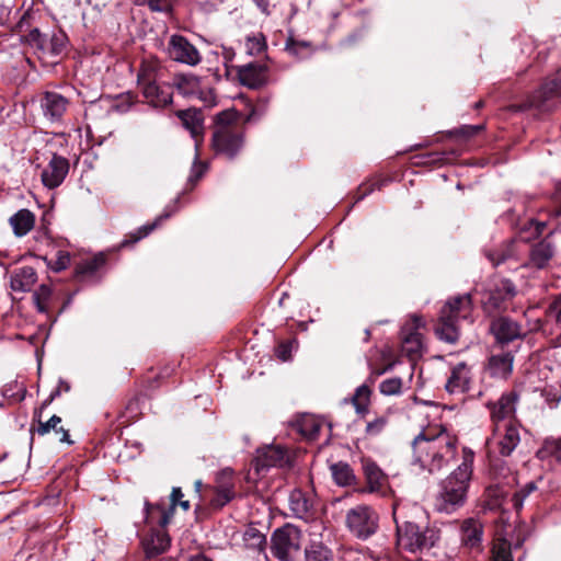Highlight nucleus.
Returning a JSON list of instances; mask_svg holds the SVG:
<instances>
[{"instance_id":"1","label":"nucleus","mask_w":561,"mask_h":561,"mask_svg":"<svg viewBox=\"0 0 561 561\" xmlns=\"http://www.w3.org/2000/svg\"><path fill=\"white\" fill-rule=\"evenodd\" d=\"M457 443V437L445 428L437 433L423 431L412 440L411 465L428 473L438 472L455 459Z\"/></svg>"},{"instance_id":"2","label":"nucleus","mask_w":561,"mask_h":561,"mask_svg":"<svg viewBox=\"0 0 561 561\" xmlns=\"http://www.w3.org/2000/svg\"><path fill=\"white\" fill-rule=\"evenodd\" d=\"M473 461L474 453L470 448L463 447L461 463L440 483V491L435 504L439 512L453 513L465 504L472 477Z\"/></svg>"},{"instance_id":"3","label":"nucleus","mask_w":561,"mask_h":561,"mask_svg":"<svg viewBox=\"0 0 561 561\" xmlns=\"http://www.w3.org/2000/svg\"><path fill=\"white\" fill-rule=\"evenodd\" d=\"M240 115L234 110H227L216 115V128L213 133L211 146L216 154L232 160L244 145V127L240 124Z\"/></svg>"},{"instance_id":"4","label":"nucleus","mask_w":561,"mask_h":561,"mask_svg":"<svg viewBox=\"0 0 561 561\" xmlns=\"http://www.w3.org/2000/svg\"><path fill=\"white\" fill-rule=\"evenodd\" d=\"M392 515L397 527V545L399 548L410 552H422L433 548L439 540L440 534L435 527H421L410 520L400 523L396 503L392 505Z\"/></svg>"},{"instance_id":"5","label":"nucleus","mask_w":561,"mask_h":561,"mask_svg":"<svg viewBox=\"0 0 561 561\" xmlns=\"http://www.w3.org/2000/svg\"><path fill=\"white\" fill-rule=\"evenodd\" d=\"M545 227L546 222L529 219L525 227L520 229L517 238L507 240L495 249L485 250V256L493 266H497L508 261L517 262L520 259L524 243L528 242L533 238L539 237L543 232Z\"/></svg>"},{"instance_id":"6","label":"nucleus","mask_w":561,"mask_h":561,"mask_svg":"<svg viewBox=\"0 0 561 561\" xmlns=\"http://www.w3.org/2000/svg\"><path fill=\"white\" fill-rule=\"evenodd\" d=\"M471 296L465 294L448 300L440 310L438 324L435 329L437 336L450 344L459 339L457 327L459 319H466L471 311Z\"/></svg>"},{"instance_id":"7","label":"nucleus","mask_w":561,"mask_h":561,"mask_svg":"<svg viewBox=\"0 0 561 561\" xmlns=\"http://www.w3.org/2000/svg\"><path fill=\"white\" fill-rule=\"evenodd\" d=\"M520 442L518 424L499 423L493 426L490 437L486 438V450L489 456L490 466L492 469L497 467L500 461L496 456H510Z\"/></svg>"},{"instance_id":"8","label":"nucleus","mask_w":561,"mask_h":561,"mask_svg":"<svg viewBox=\"0 0 561 561\" xmlns=\"http://www.w3.org/2000/svg\"><path fill=\"white\" fill-rule=\"evenodd\" d=\"M24 42L35 49L39 59L54 64L53 58L61 56L66 50L68 37L61 31L42 33L38 28H33L24 35Z\"/></svg>"},{"instance_id":"9","label":"nucleus","mask_w":561,"mask_h":561,"mask_svg":"<svg viewBox=\"0 0 561 561\" xmlns=\"http://www.w3.org/2000/svg\"><path fill=\"white\" fill-rule=\"evenodd\" d=\"M345 522L355 537L365 540L377 531L379 516L373 507L362 504L347 511Z\"/></svg>"},{"instance_id":"10","label":"nucleus","mask_w":561,"mask_h":561,"mask_svg":"<svg viewBox=\"0 0 561 561\" xmlns=\"http://www.w3.org/2000/svg\"><path fill=\"white\" fill-rule=\"evenodd\" d=\"M561 96V77L547 80L541 88L531 94L525 102L511 106L512 111L537 110L550 111L556 105V100Z\"/></svg>"},{"instance_id":"11","label":"nucleus","mask_w":561,"mask_h":561,"mask_svg":"<svg viewBox=\"0 0 561 561\" xmlns=\"http://www.w3.org/2000/svg\"><path fill=\"white\" fill-rule=\"evenodd\" d=\"M300 546L301 531L291 524H286L273 533L272 552L280 561H290L300 550Z\"/></svg>"},{"instance_id":"12","label":"nucleus","mask_w":561,"mask_h":561,"mask_svg":"<svg viewBox=\"0 0 561 561\" xmlns=\"http://www.w3.org/2000/svg\"><path fill=\"white\" fill-rule=\"evenodd\" d=\"M168 54L174 61L188 66H196L202 60L197 48L182 35H172L170 37Z\"/></svg>"},{"instance_id":"13","label":"nucleus","mask_w":561,"mask_h":561,"mask_svg":"<svg viewBox=\"0 0 561 561\" xmlns=\"http://www.w3.org/2000/svg\"><path fill=\"white\" fill-rule=\"evenodd\" d=\"M44 117L50 123H60L69 107V100L56 91H46L39 99Z\"/></svg>"},{"instance_id":"14","label":"nucleus","mask_w":561,"mask_h":561,"mask_svg":"<svg viewBox=\"0 0 561 561\" xmlns=\"http://www.w3.org/2000/svg\"><path fill=\"white\" fill-rule=\"evenodd\" d=\"M517 294L515 285L510 279H501L493 289L483 298V308L488 312H494L504 307Z\"/></svg>"},{"instance_id":"15","label":"nucleus","mask_w":561,"mask_h":561,"mask_svg":"<svg viewBox=\"0 0 561 561\" xmlns=\"http://www.w3.org/2000/svg\"><path fill=\"white\" fill-rule=\"evenodd\" d=\"M517 400L518 394L514 391L501 396L491 409L493 426L499 423H504L505 425L518 424L515 417Z\"/></svg>"},{"instance_id":"16","label":"nucleus","mask_w":561,"mask_h":561,"mask_svg":"<svg viewBox=\"0 0 561 561\" xmlns=\"http://www.w3.org/2000/svg\"><path fill=\"white\" fill-rule=\"evenodd\" d=\"M288 453L280 445H270L257 450L254 467L257 473L271 468L283 467L288 463Z\"/></svg>"},{"instance_id":"17","label":"nucleus","mask_w":561,"mask_h":561,"mask_svg":"<svg viewBox=\"0 0 561 561\" xmlns=\"http://www.w3.org/2000/svg\"><path fill=\"white\" fill-rule=\"evenodd\" d=\"M554 244L548 239H542L530 245L528 250V260L525 261L522 266L536 270L547 268L554 256Z\"/></svg>"},{"instance_id":"18","label":"nucleus","mask_w":561,"mask_h":561,"mask_svg":"<svg viewBox=\"0 0 561 561\" xmlns=\"http://www.w3.org/2000/svg\"><path fill=\"white\" fill-rule=\"evenodd\" d=\"M231 469L221 470L216 478L214 495L210 504L215 508H221L236 496L234 483Z\"/></svg>"},{"instance_id":"19","label":"nucleus","mask_w":561,"mask_h":561,"mask_svg":"<svg viewBox=\"0 0 561 561\" xmlns=\"http://www.w3.org/2000/svg\"><path fill=\"white\" fill-rule=\"evenodd\" d=\"M69 172V161L58 154H54L42 172V182L48 188L58 187Z\"/></svg>"},{"instance_id":"20","label":"nucleus","mask_w":561,"mask_h":561,"mask_svg":"<svg viewBox=\"0 0 561 561\" xmlns=\"http://www.w3.org/2000/svg\"><path fill=\"white\" fill-rule=\"evenodd\" d=\"M490 329L496 341L502 344H508L526 335L520 324L507 317H500L493 320Z\"/></svg>"},{"instance_id":"21","label":"nucleus","mask_w":561,"mask_h":561,"mask_svg":"<svg viewBox=\"0 0 561 561\" xmlns=\"http://www.w3.org/2000/svg\"><path fill=\"white\" fill-rule=\"evenodd\" d=\"M289 508L294 516L308 520L312 518L314 512V495L295 489L289 494Z\"/></svg>"},{"instance_id":"22","label":"nucleus","mask_w":561,"mask_h":561,"mask_svg":"<svg viewBox=\"0 0 561 561\" xmlns=\"http://www.w3.org/2000/svg\"><path fill=\"white\" fill-rule=\"evenodd\" d=\"M237 73L240 83L250 89H259L266 82V67L257 62L240 66Z\"/></svg>"},{"instance_id":"23","label":"nucleus","mask_w":561,"mask_h":561,"mask_svg":"<svg viewBox=\"0 0 561 561\" xmlns=\"http://www.w3.org/2000/svg\"><path fill=\"white\" fill-rule=\"evenodd\" d=\"M147 103L153 107H165L172 103V88L160 81L140 88Z\"/></svg>"},{"instance_id":"24","label":"nucleus","mask_w":561,"mask_h":561,"mask_svg":"<svg viewBox=\"0 0 561 561\" xmlns=\"http://www.w3.org/2000/svg\"><path fill=\"white\" fill-rule=\"evenodd\" d=\"M461 543L470 549H479L483 537V525L479 519L467 518L460 524Z\"/></svg>"},{"instance_id":"25","label":"nucleus","mask_w":561,"mask_h":561,"mask_svg":"<svg viewBox=\"0 0 561 561\" xmlns=\"http://www.w3.org/2000/svg\"><path fill=\"white\" fill-rule=\"evenodd\" d=\"M176 116L181 119L185 129L191 133L196 146L204 135V116L202 111L196 108L181 110L176 112Z\"/></svg>"},{"instance_id":"26","label":"nucleus","mask_w":561,"mask_h":561,"mask_svg":"<svg viewBox=\"0 0 561 561\" xmlns=\"http://www.w3.org/2000/svg\"><path fill=\"white\" fill-rule=\"evenodd\" d=\"M414 322V330L408 331L405 328L402 330V352L410 357L411 359H414L421 354L423 343H422V335L420 332H417V329L422 325V319L414 316L413 317Z\"/></svg>"},{"instance_id":"27","label":"nucleus","mask_w":561,"mask_h":561,"mask_svg":"<svg viewBox=\"0 0 561 561\" xmlns=\"http://www.w3.org/2000/svg\"><path fill=\"white\" fill-rule=\"evenodd\" d=\"M470 379V369L467 364L458 363L453 367L445 388L451 394L465 393L469 389Z\"/></svg>"},{"instance_id":"28","label":"nucleus","mask_w":561,"mask_h":561,"mask_svg":"<svg viewBox=\"0 0 561 561\" xmlns=\"http://www.w3.org/2000/svg\"><path fill=\"white\" fill-rule=\"evenodd\" d=\"M182 497H183L182 490L180 488H173V490L171 492V504L168 510H164L159 504L151 505L148 502H146V511L148 514H150L151 510L161 511V517H160L159 524L161 527H165L170 523V519L172 518V516L174 514V510H175L176 505H180L184 511H187L190 508V502L183 501Z\"/></svg>"},{"instance_id":"29","label":"nucleus","mask_w":561,"mask_h":561,"mask_svg":"<svg viewBox=\"0 0 561 561\" xmlns=\"http://www.w3.org/2000/svg\"><path fill=\"white\" fill-rule=\"evenodd\" d=\"M37 280V275L32 266H22L11 275L10 286L13 291L26 293Z\"/></svg>"},{"instance_id":"30","label":"nucleus","mask_w":561,"mask_h":561,"mask_svg":"<svg viewBox=\"0 0 561 561\" xmlns=\"http://www.w3.org/2000/svg\"><path fill=\"white\" fill-rule=\"evenodd\" d=\"M514 356L510 353L492 355L489 358L488 370L492 377L506 379L513 370Z\"/></svg>"},{"instance_id":"31","label":"nucleus","mask_w":561,"mask_h":561,"mask_svg":"<svg viewBox=\"0 0 561 561\" xmlns=\"http://www.w3.org/2000/svg\"><path fill=\"white\" fill-rule=\"evenodd\" d=\"M161 66L157 59H145L139 68L137 83L139 88L160 81Z\"/></svg>"},{"instance_id":"32","label":"nucleus","mask_w":561,"mask_h":561,"mask_svg":"<svg viewBox=\"0 0 561 561\" xmlns=\"http://www.w3.org/2000/svg\"><path fill=\"white\" fill-rule=\"evenodd\" d=\"M13 232L16 237H23L27 234L34 227L35 216L28 209H20L9 220Z\"/></svg>"},{"instance_id":"33","label":"nucleus","mask_w":561,"mask_h":561,"mask_svg":"<svg viewBox=\"0 0 561 561\" xmlns=\"http://www.w3.org/2000/svg\"><path fill=\"white\" fill-rule=\"evenodd\" d=\"M174 84L179 92L185 96L201 98L203 93L201 78L192 73L178 76Z\"/></svg>"},{"instance_id":"34","label":"nucleus","mask_w":561,"mask_h":561,"mask_svg":"<svg viewBox=\"0 0 561 561\" xmlns=\"http://www.w3.org/2000/svg\"><path fill=\"white\" fill-rule=\"evenodd\" d=\"M170 546V537L167 533L158 530L151 534L145 541V552L147 558H153L167 551Z\"/></svg>"},{"instance_id":"35","label":"nucleus","mask_w":561,"mask_h":561,"mask_svg":"<svg viewBox=\"0 0 561 561\" xmlns=\"http://www.w3.org/2000/svg\"><path fill=\"white\" fill-rule=\"evenodd\" d=\"M364 473L367 481V486L364 491L368 493L380 492L386 482L380 468L374 462H367L364 465Z\"/></svg>"},{"instance_id":"36","label":"nucleus","mask_w":561,"mask_h":561,"mask_svg":"<svg viewBox=\"0 0 561 561\" xmlns=\"http://www.w3.org/2000/svg\"><path fill=\"white\" fill-rule=\"evenodd\" d=\"M60 423L61 417H59L58 415H53L46 422L39 421L36 432L38 435L44 436L48 434L50 431H55L56 434L59 435L58 440L60 443L72 444V442L70 440L69 432L65 430L62 426H58Z\"/></svg>"},{"instance_id":"37","label":"nucleus","mask_w":561,"mask_h":561,"mask_svg":"<svg viewBox=\"0 0 561 561\" xmlns=\"http://www.w3.org/2000/svg\"><path fill=\"white\" fill-rule=\"evenodd\" d=\"M285 50L293 57L304 59L313 51L312 44L308 41H301L289 35L285 43Z\"/></svg>"},{"instance_id":"38","label":"nucleus","mask_w":561,"mask_h":561,"mask_svg":"<svg viewBox=\"0 0 561 561\" xmlns=\"http://www.w3.org/2000/svg\"><path fill=\"white\" fill-rule=\"evenodd\" d=\"M105 255L103 253H99L93 257L79 263L76 267V274L78 277L93 276L105 264Z\"/></svg>"},{"instance_id":"39","label":"nucleus","mask_w":561,"mask_h":561,"mask_svg":"<svg viewBox=\"0 0 561 561\" xmlns=\"http://www.w3.org/2000/svg\"><path fill=\"white\" fill-rule=\"evenodd\" d=\"M331 473L334 481L342 486L351 485L355 481V474L346 462H336L331 466Z\"/></svg>"},{"instance_id":"40","label":"nucleus","mask_w":561,"mask_h":561,"mask_svg":"<svg viewBox=\"0 0 561 561\" xmlns=\"http://www.w3.org/2000/svg\"><path fill=\"white\" fill-rule=\"evenodd\" d=\"M299 433L307 439H314L321 430L320 422L312 415H304L297 422Z\"/></svg>"},{"instance_id":"41","label":"nucleus","mask_w":561,"mask_h":561,"mask_svg":"<svg viewBox=\"0 0 561 561\" xmlns=\"http://www.w3.org/2000/svg\"><path fill=\"white\" fill-rule=\"evenodd\" d=\"M305 561H334V557L328 547L312 543L305 550Z\"/></svg>"},{"instance_id":"42","label":"nucleus","mask_w":561,"mask_h":561,"mask_svg":"<svg viewBox=\"0 0 561 561\" xmlns=\"http://www.w3.org/2000/svg\"><path fill=\"white\" fill-rule=\"evenodd\" d=\"M370 396H371V390L366 383L359 386L356 389V391L352 398V402L355 408V411L358 414H363L368 411Z\"/></svg>"},{"instance_id":"43","label":"nucleus","mask_w":561,"mask_h":561,"mask_svg":"<svg viewBox=\"0 0 561 561\" xmlns=\"http://www.w3.org/2000/svg\"><path fill=\"white\" fill-rule=\"evenodd\" d=\"M243 540L248 548L263 550L266 546V537L259 529L249 527L243 535Z\"/></svg>"},{"instance_id":"44","label":"nucleus","mask_w":561,"mask_h":561,"mask_svg":"<svg viewBox=\"0 0 561 561\" xmlns=\"http://www.w3.org/2000/svg\"><path fill=\"white\" fill-rule=\"evenodd\" d=\"M389 425V414L376 416L374 420L368 421L366 424L365 433L367 436L376 437L385 432Z\"/></svg>"},{"instance_id":"45","label":"nucleus","mask_w":561,"mask_h":561,"mask_svg":"<svg viewBox=\"0 0 561 561\" xmlns=\"http://www.w3.org/2000/svg\"><path fill=\"white\" fill-rule=\"evenodd\" d=\"M379 390L385 396L400 394L402 390V379L399 377L386 379L379 385Z\"/></svg>"},{"instance_id":"46","label":"nucleus","mask_w":561,"mask_h":561,"mask_svg":"<svg viewBox=\"0 0 561 561\" xmlns=\"http://www.w3.org/2000/svg\"><path fill=\"white\" fill-rule=\"evenodd\" d=\"M247 53L250 55H259L266 48V42L263 34H256L247 38Z\"/></svg>"},{"instance_id":"47","label":"nucleus","mask_w":561,"mask_h":561,"mask_svg":"<svg viewBox=\"0 0 561 561\" xmlns=\"http://www.w3.org/2000/svg\"><path fill=\"white\" fill-rule=\"evenodd\" d=\"M539 454L552 456L556 460L561 462V437L547 438Z\"/></svg>"},{"instance_id":"48","label":"nucleus","mask_w":561,"mask_h":561,"mask_svg":"<svg viewBox=\"0 0 561 561\" xmlns=\"http://www.w3.org/2000/svg\"><path fill=\"white\" fill-rule=\"evenodd\" d=\"M535 490H537V485L535 482H528L524 488H522L520 490H518L517 492H515V494L513 495V499H512V502H513V507L516 510V511H519L522 510L523 505H524V501L525 499L530 494L533 493Z\"/></svg>"},{"instance_id":"49","label":"nucleus","mask_w":561,"mask_h":561,"mask_svg":"<svg viewBox=\"0 0 561 561\" xmlns=\"http://www.w3.org/2000/svg\"><path fill=\"white\" fill-rule=\"evenodd\" d=\"M535 490H537V485L535 482H528L524 488H522L520 490H518L517 492H515V494L513 495V499H512V502H513V507L516 510V511H519L522 510L523 505H524V501L525 499L530 494L533 493Z\"/></svg>"},{"instance_id":"50","label":"nucleus","mask_w":561,"mask_h":561,"mask_svg":"<svg viewBox=\"0 0 561 561\" xmlns=\"http://www.w3.org/2000/svg\"><path fill=\"white\" fill-rule=\"evenodd\" d=\"M175 0H141L138 5H147L152 12L169 13Z\"/></svg>"},{"instance_id":"51","label":"nucleus","mask_w":561,"mask_h":561,"mask_svg":"<svg viewBox=\"0 0 561 561\" xmlns=\"http://www.w3.org/2000/svg\"><path fill=\"white\" fill-rule=\"evenodd\" d=\"M50 296V289L46 285H41L39 288L34 293L33 299L39 312L46 311L45 302L48 300Z\"/></svg>"},{"instance_id":"52","label":"nucleus","mask_w":561,"mask_h":561,"mask_svg":"<svg viewBox=\"0 0 561 561\" xmlns=\"http://www.w3.org/2000/svg\"><path fill=\"white\" fill-rule=\"evenodd\" d=\"M547 316L554 321L558 328L561 329V294L554 297V299L549 304Z\"/></svg>"},{"instance_id":"53","label":"nucleus","mask_w":561,"mask_h":561,"mask_svg":"<svg viewBox=\"0 0 561 561\" xmlns=\"http://www.w3.org/2000/svg\"><path fill=\"white\" fill-rule=\"evenodd\" d=\"M156 226H157V224L154 222L152 225H146V226L140 227L136 232L130 233V236H129L130 239L124 240L122 242L121 247H126L128 244L138 242L142 238L147 237L156 228Z\"/></svg>"},{"instance_id":"54","label":"nucleus","mask_w":561,"mask_h":561,"mask_svg":"<svg viewBox=\"0 0 561 561\" xmlns=\"http://www.w3.org/2000/svg\"><path fill=\"white\" fill-rule=\"evenodd\" d=\"M70 260H71L70 254L68 252L58 251L57 257L54 261V263H51L50 266L55 272H60V271L66 270L69 266Z\"/></svg>"},{"instance_id":"55","label":"nucleus","mask_w":561,"mask_h":561,"mask_svg":"<svg viewBox=\"0 0 561 561\" xmlns=\"http://www.w3.org/2000/svg\"><path fill=\"white\" fill-rule=\"evenodd\" d=\"M492 561H513L510 547L505 543L494 547Z\"/></svg>"},{"instance_id":"56","label":"nucleus","mask_w":561,"mask_h":561,"mask_svg":"<svg viewBox=\"0 0 561 561\" xmlns=\"http://www.w3.org/2000/svg\"><path fill=\"white\" fill-rule=\"evenodd\" d=\"M69 390H70V385H69L67 381H65V380L60 379V380H59V386H58V388H57V389H55V390L50 393V396L48 397V399H46V400L44 401L43 407H47V405H49V404H50V403H51V402H53L57 397H59V396H60V392H61V391L68 392Z\"/></svg>"},{"instance_id":"57","label":"nucleus","mask_w":561,"mask_h":561,"mask_svg":"<svg viewBox=\"0 0 561 561\" xmlns=\"http://www.w3.org/2000/svg\"><path fill=\"white\" fill-rule=\"evenodd\" d=\"M291 344L289 342H283L276 348V355L282 360H287L290 357Z\"/></svg>"},{"instance_id":"58","label":"nucleus","mask_w":561,"mask_h":561,"mask_svg":"<svg viewBox=\"0 0 561 561\" xmlns=\"http://www.w3.org/2000/svg\"><path fill=\"white\" fill-rule=\"evenodd\" d=\"M256 5L257 8L266 13L267 12V9H268V0H252Z\"/></svg>"},{"instance_id":"59","label":"nucleus","mask_w":561,"mask_h":561,"mask_svg":"<svg viewBox=\"0 0 561 561\" xmlns=\"http://www.w3.org/2000/svg\"><path fill=\"white\" fill-rule=\"evenodd\" d=\"M482 129V126L481 125H478V126H468V127H465V135L466 136H472L477 133H479L480 130Z\"/></svg>"},{"instance_id":"60","label":"nucleus","mask_w":561,"mask_h":561,"mask_svg":"<svg viewBox=\"0 0 561 561\" xmlns=\"http://www.w3.org/2000/svg\"><path fill=\"white\" fill-rule=\"evenodd\" d=\"M375 184H371L369 185L368 187H360L359 191L363 190V193L360 194V196L358 197V199L363 198L365 195H367L368 193L373 192L375 190Z\"/></svg>"},{"instance_id":"61","label":"nucleus","mask_w":561,"mask_h":561,"mask_svg":"<svg viewBox=\"0 0 561 561\" xmlns=\"http://www.w3.org/2000/svg\"><path fill=\"white\" fill-rule=\"evenodd\" d=\"M386 371V369H382V370H375L370 374L369 378H368V381L370 382H374L375 379L380 376L381 374H383Z\"/></svg>"},{"instance_id":"62","label":"nucleus","mask_w":561,"mask_h":561,"mask_svg":"<svg viewBox=\"0 0 561 561\" xmlns=\"http://www.w3.org/2000/svg\"><path fill=\"white\" fill-rule=\"evenodd\" d=\"M188 561H211L209 558L205 557L204 554H197L194 557H191Z\"/></svg>"},{"instance_id":"63","label":"nucleus","mask_w":561,"mask_h":561,"mask_svg":"<svg viewBox=\"0 0 561 561\" xmlns=\"http://www.w3.org/2000/svg\"><path fill=\"white\" fill-rule=\"evenodd\" d=\"M556 194H557V198L559 199V202H561V183H559L557 185Z\"/></svg>"},{"instance_id":"64","label":"nucleus","mask_w":561,"mask_h":561,"mask_svg":"<svg viewBox=\"0 0 561 561\" xmlns=\"http://www.w3.org/2000/svg\"><path fill=\"white\" fill-rule=\"evenodd\" d=\"M508 471H510V470H508V468H504V467H502V468H501V470H500V474H501V476H503V477H505V476H506V472H508Z\"/></svg>"}]
</instances>
